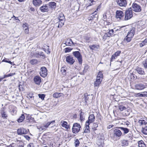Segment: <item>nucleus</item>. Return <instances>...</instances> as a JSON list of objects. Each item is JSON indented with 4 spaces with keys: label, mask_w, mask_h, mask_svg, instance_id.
Instances as JSON below:
<instances>
[{
    "label": "nucleus",
    "mask_w": 147,
    "mask_h": 147,
    "mask_svg": "<svg viewBox=\"0 0 147 147\" xmlns=\"http://www.w3.org/2000/svg\"><path fill=\"white\" fill-rule=\"evenodd\" d=\"M72 49V48L70 47L66 48L65 49V52L66 53L70 52Z\"/></svg>",
    "instance_id": "37998d69"
},
{
    "label": "nucleus",
    "mask_w": 147,
    "mask_h": 147,
    "mask_svg": "<svg viewBox=\"0 0 147 147\" xmlns=\"http://www.w3.org/2000/svg\"><path fill=\"white\" fill-rule=\"evenodd\" d=\"M144 46V45L143 44H142V43H140V47H142Z\"/></svg>",
    "instance_id": "774afa93"
},
{
    "label": "nucleus",
    "mask_w": 147,
    "mask_h": 147,
    "mask_svg": "<svg viewBox=\"0 0 147 147\" xmlns=\"http://www.w3.org/2000/svg\"><path fill=\"white\" fill-rule=\"evenodd\" d=\"M117 128L116 127V128L114 130L113 132V135L115 137H119L121 136L122 133L120 130Z\"/></svg>",
    "instance_id": "9b49d317"
},
{
    "label": "nucleus",
    "mask_w": 147,
    "mask_h": 147,
    "mask_svg": "<svg viewBox=\"0 0 147 147\" xmlns=\"http://www.w3.org/2000/svg\"><path fill=\"white\" fill-rule=\"evenodd\" d=\"M15 74L11 73L8 75H5L4 76V78L6 77H8L10 76H12L14 74Z\"/></svg>",
    "instance_id": "de8ad7c7"
},
{
    "label": "nucleus",
    "mask_w": 147,
    "mask_h": 147,
    "mask_svg": "<svg viewBox=\"0 0 147 147\" xmlns=\"http://www.w3.org/2000/svg\"><path fill=\"white\" fill-rule=\"evenodd\" d=\"M119 109L120 111H122L123 110L126 109V108L123 105H120L119 107Z\"/></svg>",
    "instance_id": "a19ab883"
},
{
    "label": "nucleus",
    "mask_w": 147,
    "mask_h": 147,
    "mask_svg": "<svg viewBox=\"0 0 147 147\" xmlns=\"http://www.w3.org/2000/svg\"><path fill=\"white\" fill-rule=\"evenodd\" d=\"M27 133L26 130L23 128H20L18 129L17 130V134L18 135H22L26 134Z\"/></svg>",
    "instance_id": "4468645a"
},
{
    "label": "nucleus",
    "mask_w": 147,
    "mask_h": 147,
    "mask_svg": "<svg viewBox=\"0 0 147 147\" xmlns=\"http://www.w3.org/2000/svg\"><path fill=\"white\" fill-rule=\"evenodd\" d=\"M121 144V146H127L128 144L127 140H125L122 141Z\"/></svg>",
    "instance_id": "c9c22d12"
},
{
    "label": "nucleus",
    "mask_w": 147,
    "mask_h": 147,
    "mask_svg": "<svg viewBox=\"0 0 147 147\" xmlns=\"http://www.w3.org/2000/svg\"><path fill=\"white\" fill-rule=\"evenodd\" d=\"M95 117L94 114H92L90 115L88 117V120L86 121V123H88L90 124V123H92L94 121Z\"/></svg>",
    "instance_id": "ddd939ff"
},
{
    "label": "nucleus",
    "mask_w": 147,
    "mask_h": 147,
    "mask_svg": "<svg viewBox=\"0 0 147 147\" xmlns=\"http://www.w3.org/2000/svg\"><path fill=\"white\" fill-rule=\"evenodd\" d=\"M66 61L67 63L70 65L73 64L75 62V60L71 55H69L66 57Z\"/></svg>",
    "instance_id": "1a4fd4ad"
},
{
    "label": "nucleus",
    "mask_w": 147,
    "mask_h": 147,
    "mask_svg": "<svg viewBox=\"0 0 147 147\" xmlns=\"http://www.w3.org/2000/svg\"><path fill=\"white\" fill-rule=\"evenodd\" d=\"M25 117L24 114H22L20 118L18 119L17 121L18 122H22L25 119Z\"/></svg>",
    "instance_id": "2f4dec72"
},
{
    "label": "nucleus",
    "mask_w": 147,
    "mask_h": 147,
    "mask_svg": "<svg viewBox=\"0 0 147 147\" xmlns=\"http://www.w3.org/2000/svg\"><path fill=\"white\" fill-rule=\"evenodd\" d=\"M89 47L92 50H95L98 49L99 46V45H93L89 46Z\"/></svg>",
    "instance_id": "a878e982"
},
{
    "label": "nucleus",
    "mask_w": 147,
    "mask_h": 147,
    "mask_svg": "<svg viewBox=\"0 0 147 147\" xmlns=\"http://www.w3.org/2000/svg\"><path fill=\"white\" fill-rule=\"evenodd\" d=\"M19 89L20 91H23L24 90V86L20 85L19 86Z\"/></svg>",
    "instance_id": "09e8293b"
},
{
    "label": "nucleus",
    "mask_w": 147,
    "mask_h": 147,
    "mask_svg": "<svg viewBox=\"0 0 147 147\" xmlns=\"http://www.w3.org/2000/svg\"><path fill=\"white\" fill-rule=\"evenodd\" d=\"M104 24L105 25H109L112 23L111 16V14L105 13L103 15Z\"/></svg>",
    "instance_id": "f03ea898"
},
{
    "label": "nucleus",
    "mask_w": 147,
    "mask_h": 147,
    "mask_svg": "<svg viewBox=\"0 0 147 147\" xmlns=\"http://www.w3.org/2000/svg\"><path fill=\"white\" fill-rule=\"evenodd\" d=\"M93 18H94V17H92V16H90V17H88V19L89 21L92 20L93 19Z\"/></svg>",
    "instance_id": "13d9d810"
},
{
    "label": "nucleus",
    "mask_w": 147,
    "mask_h": 147,
    "mask_svg": "<svg viewBox=\"0 0 147 147\" xmlns=\"http://www.w3.org/2000/svg\"><path fill=\"white\" fill-rule=\"evenodd\" d=\"M124 13L121 10H117L116 12V18L119 20H122L123 19Z\"/></svg>",
    "instance_id": "6e6552de"
},
{
    "label": "nucleus",
    "mask_w": 147,
    "mask_h": 147,
    "mask_svg": "<svg viewBox=\"0 0 147 147\" xmlns=\"http://www.w3.org/2000/svg\"><path fill=\"white\" fill-rule=\"evenodd\" d=\"M13 17L16 20H18V21H17V22H19L20 21V20L18 18V17H15L14 16H13Z\"/></svg>",
    "instance_id": "6e6d98bb"
},
{
    "label": "nucleus",
    "mask_w": 147,
    "mask_h": 147,
    "mask_svg": "<svg viewBox=\"0 0 147 147\" xmlns=\"http://www.w3.org/2000/svg\"><path fill=\"white\" fill-rule=\"evenodd\" d=\"M132 38V37L129 36L128 35H127V36L125 37L124 40L127 42H129L131 41Z\"/></svg>",
    "instance_id": "72a5a7b5"
},
{
    "label": "nucleus",
    "mask_w": 147,
    "mask_h": 147,
    "mask_svg": "<svg viewBox=\"0 0 147 147\" xmlns=\"http://www.w3.org/2000/svg\"><path fill=\"white\" fill-rule=\"evenodd\" d=\"M142 132L144 134L147 135V125L143 126L142 128Z\"/></svg>",
    "instance_id": "393cba45"
},
{
    "label": "nucleus",
    "mask_w": 147,
    "mask_h": 147,
    "mask_svg": "<svg viewBox=\"0 0 147 147\" xmlns=\"http://www.w3.org/2000/svg\"><path fill=\"white\" fill-rule=\"evenodd\" d=\"M121 53V51H118L116 52L114 54H113L112 56L111 60V61H113V59H116L117 57L119 56Z\"/></svg>",
    "instance_id": "6ab92c4d"
},
{
    "label": "nucleus",
    "mask_w": 147,
    "mask_h": 147,
    "mask_svg": "<svg viewBox=\"0 0 147 147\" xmlns=\"http://www.w3.org/2000/svg\"><path fill=\"white\" fill-rule=\"evenodd\" d=\"M1 115L2 117L4 118H6L7 117V115L6 112L4 111H2L1 112Z\"/></svg>",
    "instance_id": "ea45409f"
},
{
    "label": "nucleus",
    "mask_w": 147,
    "mask_h": 147,
    "mask_svg": "<svg viewBox=\"0 0 147 147\" xmlns=\"http://www.w3.org/2000/svg\"><path fill=\"white\" fill-rule=\"evenodd\" d=\"M117 128L120 129L123 131L124 133L125 134H127L129 131V129L127 128H124L122 127H117Z\"/></svg>",
    "instance_id": "b1692460"
},
{
    "label": "nucleus",
    "mask_w": 147,
    "mask_h": 147,
    "mask_svg": "<svg viewBox=\"0 0 147 147\" xmlns=\"http://www.w3.org/2000/svg\"><path fill=\"white\" fill-rule=\"evenodd\" d=\"M89 68V66L87 65H85L84 66V72H86L87 70Z\"/></svg>",
    "instance_id": "49530a36"
},
{
    "label": "nucleus",
    "mask_w": 147,
    "mask_h": 147,
    "mask_svg": "<svg viewBox=\"0 0 147 147\" xmlns=\"http://www.w3.org/2000/svg\"><path fill=\"white\" fill-rule=\"evenodd\" d=\"M138 73L141 75H144L145 74V72L143 69L141 68L140 67H137L136 69Z\"/></svg>",
    "instance_id": "f3484780"
},
{
    "label": "nucleus",
    "mask_w": 147,
    "mask_h": 147,
    "mask_svg": "<svg viewBox=\"0 0 147 147\" xmlns=\"http://www.w3.org/2000/svg\"><path fill=\"white\" fill-rule=\"evenodd\" d=\"M147 85L146 84H143L140 83L136 84L134 86L135 89L138 90H141L144 89L146 88Z\"/></svg>",
    "instance_id": "423d86ee"
},
{
    "label": "nucleus",
    "mask_w": 147,
    "mask_h": 147,
    "mask_svg": "<svg viewBox=\"0 0 147 147\" xmlns=\"http://www.w3.org/2000/svg\"><path fill=\"white\" fill-rule=\"evenodd\" d=\"M24 31L25 32V33L26 34H28L29 32V30L28 28H26V29H24Z\"/></svg>",
    "instance_id": "052dcab7"
},
{
    "label": "nucleus",
    "mask_w": 147,
    "mask_h": 147,
    "mask_svg": "<svg viewBox=\"0 0 147 147\" xmlns=\"http://www.w3.org/2000/svg\"><path fill=\"white\" fill-rule=\"evenodd\" d=\"M38 96L42 100H44V98L45 97V95L44 94H39L38 95Z\"/></svg>",
    "instance_id": "a18cd8bd"
},
{
    "label": "nucleus",
    "mask_w": 147,
    "mask_h": 147,
    "mask_svg": "<svg viewBox=\"0 0 147 147\" xmlns=\"http://www.w3.org/2000/svg\"><path fill=\"white\" fill-rule=\"evenodd\" d=\"M34 81L35 84L37 85H39L41 82L40 77L39 76H36L34 77Z\"/></svg>",
    "instance_id": "a211bd4d"
},
{
    "label": "nucleus",
    "mask_w": 147,
    "mask_h": 147,
    "mask_svg": "<svg viewBox=\"0 0 147 147\" xmlns=\"http://www.w3.org/2000/svg\"><path fill=\"white\" fill-rule=\"evenodd\" d=\"M114 34V30L113 29L109 30V32L107 33H105L103 37H110L111 35Z\"/></svg>",
    "instance_id": "aec40b11"
},
{
    "label": "nucleus",
    "mask_w": 147,
    "mask_h": 147,
    "mask_svg": "<svg viewBox=\"0 0 147 147\" xmlns=\"http://www.w3.org/2000/svg\"><path fill=\"white\" fill-rule=\"evenodd\" d=\"M95 12L96 11L93 13L92 14L90 15L91 16H92V17H94V18L95 17H97L98 16V15L96 13H95Z\"/></svg>",
    "instance_id": "603ef678"
},
{
    "label": "nucleus",
    "mask_w": 147,
    "mask_h": 147,
    "mask_svg": "<svg viewBox=\"0 0 147 147\" xmlns=\"http://www.w3.org/2000/svg\"><path fill=\"white\" fill-rule=\"evenodd\" d=\"M102 80H101V79H100L99 78V79L96 78V80L94 83V86L96 87L99 86Z\"/></svg>",
    "instance_id": "4be33fe9"
},
{
    "label": "nucleus",
    "mask_w": 147,
    "mask_h": 147,
    "mask_svg": "<svg viewBox=\"0 0 147 147\" xmlns=\"http://www.w3.org/2000/svg\"><path fill=\"white\" fill-rule=\"evenodd\" d=\"M5 62L9 63L10 64H12V62L10 61L6 60L5 61Z\"/></svg>",
    "instance_id": "0e129e2a"
},
{
    "label": "nucleus",
    "mask_w": 147,
    "mask_h": 147,
    "mask_svg": "<svg viewBox=\"0 0 147 147\" xmlns=\"http://www.w3.org/2000/svg\"><path fill=\"white\" fill-rule=\"evenodd\" d=\"M144 93L143 94V95H144V96H146L147 95V92H144Z\"/></svg>",
    "instance_id": "69168bd1"
},
{
    "label": "nucleus",
    "mask_w": 147,
    "mask_h": 147,
    "mask_svg": "<svg viewBox=\"0 0 147 147\" xmlns=\"http://www.w3.org/2000/svg\"><path fill=\"white\" fill-rule=\"evenodd\" d=\"M42 1L41 0H33L32 3L34 6L36 7L40 6L42 4Z\"/></svg>",
    "instance_id": "2eb2a0df"
},
{
    "label": "nucleus",
    "mask_w": 147,
    "mask_h": 147,
    "mask_svg": "<svg viewBox=\"0 0 147 147\" xmlns=\"http://www.w3.org/2000/svg\"><path fill=\"white\" fill-rule=\"evenodd\" d=\"M99 78L100 79H101V80H102L103 78V74L102 72L100 71L98 73L96 77V78L97 79H99Z\"/></svg>",
    "instance_id": "4c0bfd02"
},
{
    "label": "nucleus",
    "mask_w": 147,
    "mask_h": 147,
    "mask_svg": "<svg viewBox=\"0 0 147 147\" xmlns=\"http://www.w3.org/2000/svg\"><path fill=\"white\" fill-rule=\"evenodd\" d=\"M61 123L62 124L61 125L63 127H65V128H67V123L65 121H63L61 122Z\"/></svg>",
    "instance_id": "79ce46f5"
},
{
    "label": "nucleus",
    "mask_w": 147,
    "mask_h": 147,
    "mask_svg": "<svg viewBox=\"0 0 147 147\" xmlns=\"http://www.w3.org/2000/svg\"><path fill=\"white\" fill-rule=\"evenodd\" d=\"M132 10L136 12H139L141 11V8L140 6L136 3L132 4Z\"/></svg>",
    "instance_id": "0eeeda50"
},
{
    "label": "nucleus",
    "mask_w": 147,
    "mask_h": 147,
    "mask_svg": "<svg viewBox=\"0 0 147 147\" xmlns=\"http://www.w3.org/2000/svg\"><path fill=\"white\" fill-rule=\"evenodd\" d=\"M138 122L140 125H142L144 126L147 125V122L144 120H139Z\"/></svg>",
    "instance_id": "c85d7f7f"
},
{
    "label": "nucleus",
    "mask_w": 147,
    "mask_h": 147,
    "mask_svg": "<svg viewBox=\"0 0 147 147\" xmlns=\"http://www.w3.org/2000/svg\"><path fill=\"white\" fill-rule=\"evenodd\" d=\"M144 46V45L143 44H142V43H140V47H142Z\"/></svg>",
    "instance_id": "338daca9"
},
{
    "label": "nucleus",
    "mask_w": 147,
    "mask_h": 147,
    "mask_svg": "<svg viewBox=\"0 0 147 147\" xmlns=\"http://www.w3.org/2000/svg\"><path fill=\"white\" fill-rule=\"evenodd\" d=\"M142 64L145 69L147 72V59H144L143 61Z\"/></svg>",
    "instance_id": "cd10ccee"
},
{
    "label": "nucleus",
    "mask_w": 147,
    "mask_h": 147,
    "mask_svg": "<svg viewBox=\"0 0 147 147\" xmlns=\"http://www.w3.org/2000/svg\"><path fill=\"white\" fill-rule=\"evenodd\" d=\"M71 44H72L74 45H75V43L73 42L71 39H67L65 42L63 44H65L66 46H71Z\"/></svg>",
    "instance_id": "412c9836"
},
{
    "label": "nucleus",
    "mask_w": 147,
    "mask_h": 147,
    "mask_svg": "<svg viewBox=\"0 0 147 147\" xmlns=\"http://www.w3.org/2000/svg\"><path fill=\"white\" fill-rule=\"evenodd\" d=\"M114 127V125H109L107 127V128L108 129H110L111 128Z\"/></svg>",
    "instance_id": "bf43d9fd"
},
{
    "label": "nucleus",
    "mask_w": 147,
    "mask_h": 147,
    "mask_svg": "<svg viewBox=\"0 0 147 147\" xmlns=\"http://www.w3.org/2000/svg\"><path fill=\"white\" fill-rule=\"evenodd\" d=\"M139 147H146V145L142 140H140L138 142Z\"/></svg>",
    "instance_id": "7c9ffc66"
},
{
    "label": "nucleus",
    "mask_w": 147,
    "mask_h": 147,
    "mask_svg": "<svg viewBox=\"0 0 147 147\" xmlns=\"http://www.w3.org/2000/svg\"><path fill=\"white\" fill-rule=\"evenodd\" d=\"M39 9L40 11L42 12H47L49 10L48 7L47 5H43L40 7L39 8Z\"/></svg>",
    "instance_id": "dca6fc26"
},
{
    "label": "nucleus",
    "mask_w": 147,
    "mask_h": 147,
    "mask_svg": "<svg viewBox=\"0 0 147 147\" xmlns=\"http://www.w3.org/2000/svg\"><path fill=\"white\" fill-rule=\"evenodd\" d=\"M116 2L117 5L120 7H125L127 5L126 0H117Z\"/></svg>",
    "instance_id": "f8f14e48"
},
{
    "label": "nucleus",
    "mask_w": 147,
    "mask_h": 147,
    "mask_svg": "<svg viewBox=\"0 0 147 147\" xmlns=\"http://www.w3.org/2000/svg\"><path fill=\"white\" fill-rule=\"evenodd\" d=\"M80 125L78 123H74L72 128L73 132L75 134L78 132L80 130Z\"/></svg>",
    "instance_id": "39448f33"
},
{
    "label": "nucleus",
    "mask_w": 147,
    "mask_h": 147,
    "mask_svg": "<svg viewBox=\"0 0 147 147\" xmlns=\"http://www.w3.org/2000/svg\"><path fill=\"white\" fill-rule=\"evenodd\" d=\"M48 5L51 8H55L56 7V3L54 2L49 3Z\"/></svg>",
    "instance_id": "473e14b6"
},
{
    "label": "nucleus",
    "mask_w": 147,
    "mask_h": 147,
    "mask_svg": "<svg viewBox=\"0 0 147 147\" xmlns=\"http://www.w3.org/2000/svg\"><path fill=\"white\" fill-rule=\"evenodd\" d=\"M16 108H14L13 109V110H12V112H13V114H16Z\"/></svg>",
    "instance_id": "5fc2aeb1"
},
{
    "label": "nucleus",
    "mask_w": 147,
    "mask_h": 147,
    "mask_svg": "<svg viewBox=\"0 0 147 147\" xmlns=\"http://www.w3.org/2000/svg\"><path fill=\"white\" fill-rule=\"evenodd\" d=\"M62 94L61 93H58V92H55L53 95V96L54 98H58L59 97L61 96Z\"/></svg>",
    "instance_id": "e433bc0d"
},
{
    "label": "nucleus",
    "mask_w": 147,
    "mask_h": 147,
    "mask_svg": "<svg viewBox=\"0 0 147 147\" xmlns=\"http://www.w3.org/2000/svg\"><path fill=\"white\" fill-rule=\"evenodd\" d=\"M55 21H58L57 23H58V27L61 28L64 25L65 21V18L64 15L62 13L59 14L58 18L55 20Z\"/></svg>",
    "instance_id": "f257e3e1"
},
{
    "label": "nucleus",
    "mask_w": 147,
    "mask_h": 147,
    "mask_svg": "<svg viewBox=\"0 0 147 147\" xmlns=\"http://www.w3.org/2000/svg\"><path fill=\"white\" fill-rule=\"evenodd\" d=\"M61 71L63 75H66V70L65 69V67H62L61 69Z\"/></svg>",
    "instance_id": "58836bf2"
},
{
    "label": "nucleus",
    "mask_w": 147,
    "mask_h": 147,
    "mask_svg": "<svg viewBox=\"0 0 147 147\" xmlns=\"http://www.w3.org/2000/svg\"><path fill=\"white\" fill-rule=\"evenodd\" d=\"M135 29L134 28H132L129 31L127 34V35L129 36H131V37H133L135 33Z\"/></svg>",
    "instance_id": "5701e85b"
},
{
    "label": "nucleus",
    "mask_w": 147,
    "mask_h": 147,
    "mask_svg": "<svg viewBox=\"0 0 147 147\" xmlns=\"http://www.w3.org/2000/svg\"><path fill=\"white\" fill-rule=\"evenodd\" d=\"M85 40L86 41H88L90 40V37H86L85 38Z\"/></svg>",
    "instance_id": "e2e57ef3"
},
{
    "label": "nucleus",
    "mask_w": 147,
    "mask_h": 147,
    "mask_svg": "<svg viewBox=\"0 0 147 147\" xmlns=\"http://www.w3.org/2000/svg\"><path fill=\"white\" fill-rule=\"evenodd\" d=\"M133 16L132 9L129 8L127 10L125 14V20H127L131 19Z\"/></svg>",
    "instance_id": "7ed1b4c3"
},
{
    "label": "nucleus",
    "mask_w": 147,
    "mask_h": 147,
    "mask_svg": "<svg viewBox=\"0 0 147 147\" xmlns=\"http://www.w3.org/2000/svg\"><path fill=\"white\" fill-rule=\"evenodd\" d=\"M75 146L77 147L79 146L80 142L78 139H76L74 142Z\"/></svg>",
    "instance_id": "c03bdc74"
},
{
    "label": "nucleus",
    "mask_w": 147,
    "mask_h": 147,
    "mask_svg": "<svg viewBox=\"0 0 147 147\" xmlns=\"http://www.w3.org/2000/svg\"><path fill=\"white\" fill-rule=\"evenodd\" d=\"M28 147H34V144L32 143H30L28 144Z\"/></svg>",
    "instance_id": "864d4df0"
},
{
    "label": "nucleus",
    "mask_w": 147,
    "mask_h": 147,
    "mask_svg": "<svg viewBox=\"0 0 147 147\" xmlns=\"http://www.w3.org/2000/svg\"><path fill=\"white\" fill-rule=\"evenodd\" d=\"M51 124L49 122H48L47 123L45 124L44 125V127L45 128H47Z\"/></svg>",
    "instance_id": "8fccbe9b"
},
{
    "label": "nucleus",
    "mask_w": 147,
    "mask_h": 147,
    "mask_svg": "<svg viewBox=\"0 0 147 147\" xmlns=\"http://www.w3.org/2000/svg\"><path fill=\"white\" fill-rule=\"evenodd\" d=\"M89 124H88V123H86L85 124V129L84 130V132L86 133H88L89 132L90 130H89Z\"/></svg>",
    "instance_id": "bb28decb"
},
{
    "label": "nucleus",
    "mask_w": 147,
    "mask_h": 147,
    "mask_svg": "<svg viewBox=\"0 0 147 147\" xmlns=\"http://www.w3.org/2000/svg\"><path fill=\"white\" fill-rule=\"evenodd\" d=\"M88 99L89 97L88 95L87 94L86 95V94H85L84 95V99L86 102H87V101L88 100Z\"/></svg>",
    "instance_id": "3c124183"
},
{
    "label": "nucleus",
    "mask_w": 147,
    "mask_h": 147,
    "mask_svg": "<svg viewBox=\"0 0 147 147\" xmlns=\"http://www.w3.org/2000/svg\"><path fill=\"white\" fill-rule=\"evenodd\" d=\"M41 71L40 74L41 76L45 78L47 75V70L46 68L44 67H42L40 69Z\"/></svg>",
    "instance_id": "9d476101"
},
{
    "label": "nucleus",
    "mask_w": 147,
    "mask_h": 147,
    "mask_svg": "<svg viewBox=\"0 0 147 147\" xmlns=\"http://www.w3.org/2000/svg\"><path fill=\"white\" fill-rule=\"evenodd\" d=\"M30 10L32 11H35L34 8L32 7H31L30 8Z\"/></svg>",
    "instance_id": "680f3d73"
},
{
    "label": "nucleus",
    "mask_w": 147,
    "mask_h": 147,
    "mask_svg": "<svg viewBox=\"0 0 147 147\" xmlns=\"http://www.w3.org/2000/svg\"><path fill=\"white\" fill-rule=\"evenodd\" d=\"M80 120L81 122L83 121H84L85 119V117L83 116V115L84 114V112H82L81 110H80Z\"/></svg>",
    "instance_id": "c756f323"
},
{
    "label": "nucleus",
    "mask_w": 147,
    "mask_h": 147,
    "mask_svg": "<svg viewBox=\"0 0 147 147\" xmlns=\"http://www.w3.org/2000/svg\"><path fill=\"white\" fill-rule=\"evenodd\" d=\"M38 61L36 59H33L30 61V63L32 65H35L38 63Z\"/></svg>",
    "instance_id": "f704fd0d"
},
{
    "label": "nucleus",
    "mask_w": 147,
    "mask_h": 147,
    "mask_svg": "<svg viewBox=\"0 0 147 147\" xmlns=\"http://www.w3.org/2000/svg\"><path fill=\"white\" fill-rule=\"evenodd\" d=\"M73 55L76 57L80 64H82V55L78 51H76L73 52Z\"/></svg>",
    "instance_id": "20e7f679"
},
{
    "label": "nucleus",
    "mask_w": 147,
    "mask_h": 147,
    "mask_svg": "<svg viewBox=\"0 0 147 147\" xmlns=\"http://www.w3.org/2000/svg\"><path fill=\"white\" fill-rule=\"evenodd\" d=\"M24 137L27 140H29V139L30 138V137L29 136H28V135H26V136H24Z\"/></svg>",
    "instance_id": "4d7b16f0"
}]
</instances>
